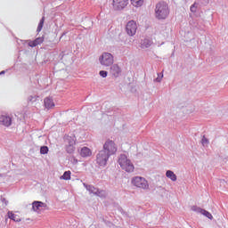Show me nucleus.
Returning <instances> with one entry per match:
<instances>
[{
  "mask_svg": "<svg viewBox=\"0 0 228 228\" xmlns=\"http://www.w3.org/2000/svg\"><path fill=\"white\" fill-rule=\"evenodd\" d=\"M65 142L68 143V145H76V139H74L72 136H67L65 138Z\"/></svg>",
  "mask_w": 228,
  "mask_h": 228,
  "instance_id": "aec40b11",
  "label": "nucleus"
},
{
  "mask_svg": "<svg viewBox=\"0 0 228 228\" xmlns=\"http://www.w3.org/2000/svg\"><path fill=\"white\" fill-rule=\"evenodd\" d=\"M70 171H65L63 175L61 176V179H63L64 181H70Z\"/></svg>",
  "mask_w": 228,
  "mask_h": 228,
  "instance_id": "4be33fe9",
  "label": "nucleus"
},
{
  "mask_svg": "<svg viewBox=\"0 0 228 228\" xmlns=\"http://www.w3.org/2000/svg\"><path fill=\"white\" fill-rule=\"evenodd\" d=\"M49 152V147L47 146H41L40 148V154H47Z\"/></svg>",
  "mask_w": 228,
  "mask_h": 228,
  "instance_id": "393cba45",
  "label": "nucleus"
},
{
  "mask_svg": "<svg viewBox=\"0 0 228 228\" xmlns=\"http://www.w3.org/2000/svg\"><path fill=\"white\" fill-rule=\"evenodd\" d=\"M99 75L102 77H108V71L106 70H101L99 72Z\"/></svg>",
  "mask_w": 228,
  "mask_h": 228,
  "instance_id": "c756f323",
  "label": "nucleus"
},
{
  "mask_svg": "<svg viewBox=\"0 0 228 228\" xmlns=\"http://www.w3.org/2000/svg\"><path fill=\"white\" fill-rule=\"evenodd\" d=\"M201 143H202V145L204 147L205 145H208V143H209V140H208V138H206V136L203 135V137L201 139Z\"/></svg>",
  "mask_w": 228,
  "mask_h": 228,
  "instance_id": "cd10ccee",
  "label": "nucleus"
},
{
  "mask_svg": "<svg viewBox=\"0 0 228 228\" xmlns=\"http://www.w3.org/2000/svg\"><path fill=\"white\" fill-rule=\"evenodd\" d=\"M170 11L168 4L165 1L159 2L155 6V17L159 20H165L168 17Z\"/></svg>",
  "mask_w": 228,
  "mask_h": 228,
  "instance_id": "f257e3e1",
  "label": "nucleus"
},
{
  "mask_svg": "<svg viewBox=\"0 0 228 228\" xmlns=\"http://www.w3.org/2000/svg\"><path fill=\"white\" fill-rule=\"evenodd\" d=\"M197 8H199V4L194 3L192 5H191V12L195 13L197 12Z\"/></svg>",
  "mask_w": 228,
  "mask_h": 228,
  "instance_id": "a878e982",
  "label": "nucleus"
},
{
  "mask_svg": "<svg viewBox=\"0 0 228 228\" xmlns=\"http://www.w3.org/2000/svg\"><path fill=\"white\" fill-rule=\"evenodd\" d=\"M161 79H163V73H159L158 77L154 79L156 83H161Z\"/></svg>",
  "mask_w": 228,
  "mask_h": 228,
  "instance_id": "bb28decb",
  "label": "nucleus"
},
{
  "mask_svg": "<svg viewBox=\"0 0 228 228\" xmlns=\"http://www.w3.org/2000/svg\"><path fill=\"white\" fill-rule=\"evenodd\" d=\"M136 29H138V26L134 20H130L126 23V31L129 37H134Z\"/></svg>",
  "mask_w": 228,
  "mask_h": 228,
  "instance_id": "0eeeda50",
  "label": "nucleus"
},
{
  "mask_svg": "<svg viewBox=\"0 0 228 228\" xmlns=\"http://www.w3.org/2000/svg\"><path fill=\"white\" fill-rule=\"evenodd\" d=\"M127 4H129V0H113L112 2L113 10L116 12L124 10Z\"/></svg>",
  "mask_w": 228,
  "mask_h": 228,
  "instance_id": "6e6552de",
  "label": "nucleus"
},
{
  "mask_svg": "<svg viewBox=\"0 0 228 228\" xmlns=\"http://www.w3.org/2000/svg\"><path fill=\"white\" fill-rule=\"evenodd\" d=\"M102 151H105L106 154H109V156H113V154L117 152V144H115V142L108 140L103 144V149Z\"/></svg>",
  "mask_w": 228,
  "mask_h": 228,
  "instance_id": "423d86ee",
  "label": "nucleus"
},
{
  "mask_svg": "<svg viewBox=\"0 0 228 228\" xmlns=\"http://www.w3.org/2000/svg\"><path fill=\"white\" fill-rule=\"evenodd\" d=\"M80 156H82V158H88L92 156V150L88 147H83L80 151Z\"/></svg>",
  "mask_w": 228,
  "mask_h": 228,
  "instance_id": "ddd939ff",
  "label": "nucleus"
},
{
  "mask_svg": "<svg viewBox=\"0 0 228 228\" xmlns=\"http://www.w3.org/2000/svg\"><path fill=\"white\" fill-rule=\"evenodd\" d=\"M32 209L37 213H39V211H45V209H47V204L42 201H33Z\"/></svg>",
  "mask_w": 228,
  "mask_h": 228,
  "instance_id": "1a4fd4ad",
  "label": "nucleus"
},
{
  "mask_svg": "<svg viewBox=\"0 0 228 228\" xmlns=\"http://www.w3.org/2000/svg\"><path fill=\"white\" fill-rule=\"evenodd\" d=\"M207 3H209V0H206Z\"/></svg>",
  "mask_w": 228,
  "mask_h": 228,
  "instance_id": "e433bc0d",
  "label": "nucleus"
},
{
  "mask_svg": "<svg viewBox=\"0 0 228 228\" xmlns=\"http://www.w3.org/2000/svg\"><path fill=\"white\" fill-rule=\"evenodd\" d=\"M44 22H45V16H43L38 23V26L37 28V33H40V31H42V28H44Z\"/></svg>",
  "mask_w": 228,
  "mask_h": 228,
  "instance_id": "6ab92c4d",
  "label": "nucleus"
},
{
  "mask_svg": "<svg viewBox=\"0 0 228 228\" xmlns=\"http://www.w3.org/2000/svg\"><path fill=\"white\" fill-rule=\"evenodd\" d=\"M74 151H76V147H74V145H72V144L66 145V152H68V154L74 153Z\"/></svg>",
  "mask_w": 228,
  "mask_h": 228,
  "instance_id": "412c9836",
  "label": "nucleus"
},
{
  "mask_svg": "<svg viewBox=\"0 0 228 228\" xmlns=\"http://www.w3.org/2000/svg\"><path fill=\"white\" fill-rule=\"evenodd\" d=\"M166 177H168V179H171V181H177V175L174 174V171L167 170L166 172Z\"/></svg>",
  "mask_w": 228,
  "mask_h": 228,
  "instance_id": "dca6fc26",
  "label": "nucleus"
},
{
  "mask_svg": "<svg viewBox=\"0 0 228 228\" xmlns=\"http://www.w3.org/2000/svg\"><path fill=\"white\" fill-rule=\"evenodd\" d=\"M28 101L29 102H34V101H36V99H35L34 96L30 95V96H28Z\"/></svg>",
  "mask_w": 228,
  "mask_h": 228,
  "instance_id": "2f4dec72",
  "label": "nucleus"
},
{
  "mask_svg": "<svg viewBox=\"0 0 228 228\" xmlns=\"http://www.w3.org/2000/svg\"><path fill=\"white\" fill-rule=\"evenodd\" d=\"M36 44H37V45H40V44H44V37H37L35 39Z\"/></svg>",
  "mask_w": 228,
  "mask_h": 228,
  "instance_id": "c85d7f7f",
  "label": "nucleus"
},
{
  "mask_svg": "<svg viewBox=\"0 0 228 228\" xmlns=\"http://www.w3.org/2000/svg\"><path fill=\"white\" fill-rule=\"evenodd\" d=\"M201 215H203L204 216H206L207 218H208L209 220H213V215H211L209 213V211L203 209V212L201 213Z\"/></svg>",
  "mask_w": 228,
  "mask_h": 228,
  "instance_id": "b1692460",
  "label": "nucleus"
},
{
  "mask_svg": "<svg viewBox=\"0 0 228 228\" xmlns=\"http://www.w3.org/2000/svg\"><path fill=\"white\" fill-rule=\"evenodd\" d=\"M101 65H104L105 67H110L113 65V55L110 53H103L100 58Z\"/></svg>",
  "mask_w": 228,
  "mask_h": 228,
  "instance_id": "39448f33",
  "label": "nucleus"
},
{
  "mask_svg": "<svg viewBox=\"0 0 228 228\" xmlns=\"http://www.w3.org/2000/svg\"><path fill=\"white\" fill-rule=\"evenodd\" d=\"M1 200L5 204V206H8V200H6L5 198H2Z\"/></svg>",
  "mask_w": 228,
  "mask_h": 228,
  "instance_id": "473e14b6",
  "label": "nucleus"
},
{
  "mask_svg": "<svg viewBox=\"0 0 228 228\" xmlns=\"http://www.w3.org/2000/svg\"><path fill=\"white\" fill-rule=\"evenodd\" d=\"M151 45H152V41L151 39L145 38L141 42V47L142 49H148Z\"/></svg>",
  "mask_w": 228,
  "mask_h": 228,
  "instance_id": "2eb2a0df",
  "label": "nucleus"
},
{
  "mask_svg": "<svg viewBox=\"0 0 228 228\" xmlns=\"http://www.w3.org/2000/svg\"><path fill=\"white\" fill-rule=\"evenodd\" d=\"M7 216L10 218V220H13V222H20V219L17 217V215L13 214L12 211L7 213Z\"/></svg>",
  "mask_w": 228,
  "mask_h": 228,
  "instance_id": "f3484780",
  "label": "nucleus"
},
{
  "mask_svg": "<svg viewBox=\"0 0 228 228\" xmlns=\"http://www.w3.org/2000/svg\"><path fill=\"white\" fill-rule=\"evenodd\" d=\"M191 211H194L195 213H200L202 215L204 208H201L200 207L198 206H192Z\"/></svg>",
  "mask_w": 228,
  "mask_h": 228,
  "instance_id": "5701e85b",
  "label": "nucleus"
},
{
  "mask_svg": "<svg viewBox=\"0 0 228 228\" xmlns=\"http://www.w3.org/2000/svg\"><path fill=\"white\" fill-rule=\"evenodd\" d=\"M45 107L46 110H51V108H54V102H53V99L46 97L45 98Z\"/></svg>",
  "mask_w": 228,
  "mask_h": 228,
  "instance_id": "4468645a",
  "label": "nucleus"
},
{
  "mask_svg": "<svg viewBox=\"0 0 228 228\" xmlns=\"http://www.w3.org/2000/svg\"><path fill=\"white\" fill-rule=\"evenodd\" d=\"M109 159L110 154L106 153V151L102 150L96 155V163L99 167H106Z\"/></svg>",
  "mask_w": 228,
  "mask_h": 228,
  "instance_id": "7ed1b4c3",
  "label": "nucleus"
},
{
  "mask_svg": "<svg viewBox=\"0 0 228 228\" xmlns=\"http://www.w3.org/2000/svg\"><path fill=\"white\" fill-rule=\"evenodd\" d=\"M132 184L137 188H142V190H148L149 182L142 176H134L132 178Z\"/></svg>",
  "mask_w": 228,
  "mask_h": 228,
  "instance_id": "20e7f679",
  "label": "nucleus"
},
{
  "mask_svg": "<svg viewBox=\"0 0 228 228\" xmlns=\"http://www.w3.org/2000/svg\"><path fill=\"white\" fill-rule=\"evenodd\" d=\"M84 187L89 191V193H93L94 195H97V197H101V193L102 191H100L98 188H95L94 185L83 183Z\"/></svg>",
  "mask_w": 228,
  "mask_h": 228,
  "instance_id": "9b49d317",
  "label": "nucleus"
},
{
  "mask_svg": "<svg viewBox=\"0 0 228 228\" xmlns=\"http://www.w3.org/2000/svg\"><path fill=\"white\" fill-rule=\"evenodd\" d=\"M110 76L112 77H118L120 74H122V69L118 66V64H112L109 70Z\"/></svg>",
  "mask_w": 228,
  "mask_h": 228,
  "instance_id": "9d476101",
  "label": "nucleus"
},
{
  "mask_svg": "<svg viewBox=\"0 0 228 228\" xmlns=\"http://www.w3.org/2000/svg\"><path fill=\"white\" fill-rule=\"evenodd\" d=\"M37 45H37L36 40L28 42V46L29 47H37Z\"/></svg>",
  "mask_w": 228,
  "mask_h": 228,
  "instance_id": "7c9ffc66",
  "label": "nucleus"
},
{
  "mask_svg": "<svg viewBox=\"0 0 228 228\" xmlns=\"http://www.w3.org/2000/svg\"><path fill=\"white\" fill-rule=\"evenodd\" d=\"M120 213H123V215H126V212H124V209L122 208H119Z\"/></svg>",
  "mask_w": 228,
  "mask_h": 228,
  "instance_id": "72a5a7b5",
  "label": "nucleus"
},
{
  "mask_svg": "<svg viewBox=\"0 0 228 228\" xmlns=\"http://www.w3.org/2000/svg\"><path fill=\"white\" fill-rule=\"evenodd\" d=\"M118 163L120 165L121 168L126 172H134V165L131 163V160L127 159V156H126V154H121L119 156Z\"/></svg>",
  "mask_w": 228,
  "mask_h": 228,
  "instance_id": "f03ea898",
  "label": "nucleus"
},
{
  "mask_svg": "<svg viewBox=\"0 0 228 228\" xmlns=\"http://www.w3.org/2000/svg\"><path fill=\"white\" fill-rule=\"evenodd\" d=\"M133 6L135 8H140V6H143V0H130Z\"/></svg>",
  "mask_w": 228,
  "mask_h": 228,
  "instance_id": "a211bd4d",
  "label": "nucleus"
},
{
  "mask_svg": "<svg viewBox=\"0 0 228 228\" xmlns=\"http://www.w3.org/2000/svg\"><path fill=\"white\" fill-rule=\"evenodd\" d=\"M3 74H6V71H5V70H2V71L0 72V76H3Z\"/></svg>",
  "mask_w": 228,
  "mask_h": 228,
  "instance_id": "f704fd0d",
  "label": "nucleus"
},
{
  "mask_svg": "<svg viewBox=\"0 0 228 228\" xmlns=\"http://www.w3.org/2000/svg\"><path fill=\"white\" fill-rule=\"evenodd\" d=\"M0 124L5 127H10L12 126V117L8 115L0 116Z\"/></svg>",
  "mask_w": 228,
  "mask_h": 228,
  "instance_id": "f8f14e48",
  "label": "nucleus"
},
{
  "mask_svg": "<svg viewBox=\"0 0 228 228\" xmlns=\"http://www.w3.org/2000/svg\"><path fill=\"white\" fill-rule=\"evenodd\" d=\"M65 35H67V32H63V33L61 34V38H63V37H65Z\"/></svg>",
  "mask_w": 228,
  "mask_h": 228,
  "instance_id": "c9c22d12",
  "label": "nucleus"
}]
</instances>
